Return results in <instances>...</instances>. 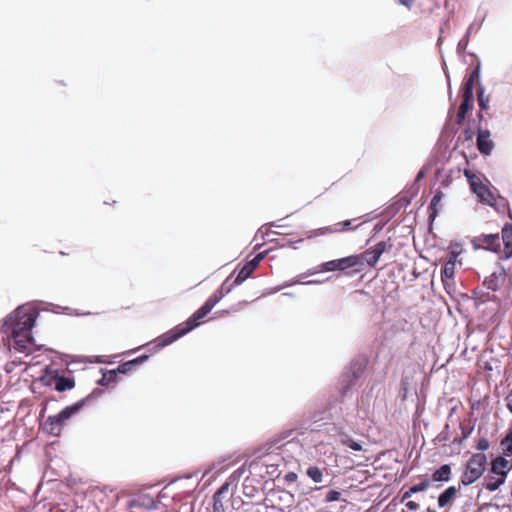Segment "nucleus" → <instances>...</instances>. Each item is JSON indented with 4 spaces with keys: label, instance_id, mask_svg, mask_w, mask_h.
Returning <instances> with one entry per match:
<instances>
[{
    "label": "nucleus",
    "instance_id": "nucleus-28",
    "mask_svg": "<svg viewBox=\"0 0 512 512\" xmlns=\"http://www.w3.org/2000/svg\"><path fill=\"white\" fill-rule=\"evenodd\" d=\"M102 377L97 381L100 386H108L111 383L116 382L117 374L115 370H104L101 369Z\"/></svg>",
    "mask_w": 512,
    "mask_h": 512
},
{
    "label": "nucleus",
    "instance_id": "nucleus-18",
    "mask_svg": "<svg viewBox=\"0 0 512 512\" xmlns=\"http://www.w3.org/2000/svg\"><path fill=\"white\" fill-rule=\"evenodd\" d=\"M432 481L434 482H448L451 479V466L450 464H443L432 473Z\"/></svg>",
    "mask_w": 512,
    "mask_h": 512
},
{
    "label": "nucleus",
    "instance_id": "nucleus-40",
    "mask_svg": "<svg viewBox=\"0 0 512 512\" xmlns=\"http://www.w3.org/2000/svg\"><path fill=\"white\" fill-rule=\"evenodd\" d=\"M341 493L337 490H329L325 495V501L330 503L334 501H338L340 499Z\"/></svg>",
    "mask_w": 512,
    "mask_h": 512
},
{
    "label": "nucleus",
    "instance_id": "nucleus-24",
    "mask_svg": "<svg viewBox=\"0 0 512 512\" xmlns=\"http://www.w3.org/2000/svg\"><path fill=\"white\" fill-rule=\"evenodd\" d=\"M455 273V264L452 262H446L441 270V280L443 282L444 288L447 289L448 282L447 280H453Z\"/></svg>",
    "mask_w": 512,
    "mask_h": 512
},
{
    "label": "nucleus",
    "instance_id": "nucleus-35",
    "mask_svg": "<svg viewBox=\"0 0 512 512\" xmlns=\"http://www.w3.org/2000/svg\"><path fill=\"white\" fill-rule=\"evenodd\" d=\"M357 219H353V220H345V221H342V222H339L337 224H335L333 226V229H335V233L336 232H344V231H349V230H355L357 228V226H353V222L356 221Z\"/></svg>",
    "mask_w": 512,
    "mask_h": 512
},
{
    "label": "nucleus",
    "instance_id": "nucleus-32",
    "mask_svg": "<svg viewBox=\"0 0 512 512\" xmlns=\"http://www.w3.org/2000/svg\"><path fill=\"white\" fill-rule=\"evenodd\" d=\"M340 437L341 443L353 451H361L363 449L362 444L350 438L349 435L342 434Z\"/></svg>",
    "mask_w": 512,
    "mask_h": 512
},
{
    "label": "nucleus",
    "instance_id": "nucleus-25",
    "mask_svg": "<svg viewBox=\"0 0 512 512\" xmlns=\"http://www.w3.org/2000/svg\"><path fill=\"white\" fill-rule=\"evenodd\" d=\"M476 81H477V84L481 83L480 82V63L477 64V66L473 69L470 76L464 81L462 89H466L467 87L470 86V90H471V92H473Z\"/></svg>",
    "mask_w": 512,
    "mask_h": 512
},
{
    "label": "nucleus",
    "instance_id": "nucleus-13",
    "mask_svg": "<svg viewBox=\"0 0 512 512\" xmlns=\"http://www.w3.org/2000/svg\"><path fill=\"white\" fill-rule=\"evenodd\" d=\"M84 406L85 400H79L72 405L66 406L59 413H57L56 416L59 418L61 423L64 424L67 420L80 412Z\"/></svg>",
    "mask_w": 512,
    "mask_h": 512
},
{
    "label": "nucleus",
    "instance_id": "nucleus-7",
    "mask_svg": "<svg viewBox=\"0 0 512 512\" xmlns=\"http://www.w3.org/2000/svg\"><path fill=\"white\" fill-rule=\"evenodd\" d=\"M476 146L478 151L484 156H489L492 153L494 149V143L490 139V131L488 129H482L480 126H478Z\"/></svg>",
    "mask_w": 512,
    "mask_h": 512
},
{
    "label": "nucleus",
    "instance_id": "nucleus-36",
    "mask_svg": "<svg viewBox=\"0 0 512 512\" xmlns=\"http://www.w3.org/2000/svg\"><path fill=\"white\" fill-rule=\"evenodd\" d=\"M501 446L504 447L505 456H512V430L501 440Z\"/></svg>",
    "mask_w": 512,
    "mask_h": 512
},
{
    "label": "nucleus",
    "instance_id": "nucleus-4",
    "mask_svg": "<svg viewBox=\"0 0 512 512\" xmlns=\"http://www.w3.org/2000/svg\"><path fill=\"white\" fill-rule=\"evenodd\" d=\"M365 368L366 362L363 359H356L344 369L340 377L339 390L341 397L346 396L348 391L358 382L362 377Z\"/></svg>",
    "mask_w": 512,
    "mask_h": 512
},
{
    "label": "nucleus",
    "instance_id": "nucleus-44",
    "mask_svg": "<svg viewBox=\"0 0 512 512\" xmlns=\"http://www.w3.org/2000/svg\"><path fill=\"white\" fill-rule=\"evenodd\" d=\"M449 439V425L446 424L444 429L437 435V440L439 442H445Z\"/></svg>",
    "mask_w": 512,
    "mask_h": 512
},
{
    "label": "nucleus",
    "instance_id": "nucleus-6",
    "mask_svg": "<svg viewBox=\"0 0 512 512\" xmlns=\"http://www.w3.org/2000/svg\"><path fill=\"white\" fill-rule=\"evenodd\" d=\"M472 243L475 249H485L494 253H499L501 249L499 234H482L475 237Z\"/></svg>",
    "mask_w": 512,
    "mask_h": 512
},
{
    "label": "nucleus",
    "instance_id": "nucleus-37",
    "mask_svg": "<svg viewBox=\"0 0 512 512\" xmlns=\"http://www.w3.org/2000/svg\"><path fill=\"white\" fill-rule=\"evenodd\" d=\"M483 20L484 19H481V20H474L467 28L464 36L465 37H468L470 39L471 35L474 34V33H477L480 28L482 27V24H483Z\"/></svg>",
    "mask_w": 512,
    "mask_h": 512
},
{
    "label": "nucleus",
    "instance_id": "nucleus-50",
    "mask_svg": "<svg viewBox=\"0 0 512 512\" xmlns=\"http://www.w3.org/2000/svg\"><path fill=\"white\" fill-rule=\"evenodd\" d=\"M414 1H415V0H398V2H399L401 5L405 6V7H406V8H408V9H410V8L413 6Z\"/></svg>",
    "mask_w": 512,
    "mask_h": 512
},
{
    "label": "nucleus",
    "instance_id": "nucleus-17",
    "mask_svg": "<svg viewBox=\"0 0 512 512\" xmlns=\"http://www.w3.org/2000/svg\"><path fill=\"white\" fill-rule=\"evenodd\" d=\"M461 98L462 101L458 111L467 114V112L472 109L474 101V92H471L470 86L466 89H461Z\"/></svg>",
    "mask_w": 512,
    "mask_h": 512
},
{
    "label": "nucleus",
    "instance_id": "nucleus-46",
    "mask_svg": "<svg viewBox=\"0 0 512 512\" xmlns=\"http://www.w3.org/2000/svg\"><path fill=\"white\" fill-rule=\"evenodd\" d=\"M148 358H149L148 355L143 354V355H140V356H138V357H136V358H134L132 360H129V361L131 362V365L133 367H135V366L143 364L145 361L148 360Z\"/></svg>",
    "mask_w": 512,
    "mask_h": 512
},
{
    "label": "nucleus",
    "instance_id": "nucleus-20",
    "mask_svg": "<svg viewBox=\"0 0 512 512\" xmlns=\"http://www.w3.org/2000/svg\"><path fill=\"white\" fill-rule=\"evenodd\" d=\"M456 493L457 488L455 486L447 487L438 496V506L440 508L446 507L451 502V500L456 496Z\"/></svg>",
    "mask_w": 512,
    "mask_h": 512
},
{
    "label": "nucleus",
    "instance_id": "nucleus-5",
    "mask_svg": "<svg viewBox=\"0 0 512 512\" xmlns=\"http://www.w3.org/2000/svg\"><path fill=\"white\" fill-rule=\"evenodd\" d=\"M360 265V257L358 255H350L347 257L330 260L320 265L322 271H344L348 268Z\"/></svg>",
    "mask_w": 512,
    "mask_h": 512
},
{
    "label": "nucleus",
    "instance_id": "nucleus-3",
    "mask_svg": "<svg viewBox=\"0 0 512 512\" xmlns=\"http://www.w3.org/2000/svg\"><path fill=\"white\" fill-rule=\"evenodd\" d=\"M487 456L484 453H475L467 461L465 470L460 477L463 486L476 482L485 472Z\"/></svg>",
    "mask_w": 512,
    "mask_h": 512
},
{
    "label": "nucleus",
    "instance_id": "nucleus-58",
    "mask_svg": "<svg viewBox=\"0 0 512 512\" xmlns=\"http://www.w3.org/2000/svg\"><path fill=\"white\" fill-rule=\"evenodd\" d=\"M269 225L274 227H281V225L277 224L276 222H272Z\"/></svg>",
    "mask_w": 512,
    "mask_h": 512
},
{
    "label": "nucleus",
    "instance_id": "nucleus-42",
    "mask_svg": "<svg viewBox=\"0 0 512 512\" xmlns=\"http://www.w3.org/2000/svg\"><path fill=\"white\" fill-rule=\"evenodd\" d=\"M103 391L99 388H95L90 394H88L82 400H85V405L90 403L93 399H96L102 395Z\"/></svg>",
    "mask_w": 512,
    "mask_h": 512
},
{
    "label": "nucleus",
    "instance_id": "nucleus-61",
    "mask_svg": "<svg viewBox=\"0 0 512 512\" xmlns=\"http://www.w3.org/2000/svg\"><path fill=\"white\" fill-rule=\"evenodd\" d=\"M478 116H479V122H481V121H482V119H483V115H482V114H479Z\"/></svg>",
    "mask_w": 512,
    "mask_h": 512
},
{
    "label": "nucleus",
    "instance_id": "nucleus-8",
    "mask_svg": "<svg viewBox=\"0 0 512 512\" xmlns=\"http://www.w3.org/2000/svg\"><path fill=\"white\" fill-rule=\"evenodd\" d=\"M54 382V389L57 392H65L67 390H71L75 387V380L73 377H68L65 375H61L58 370H53L51 372V378L46 383V385H51V382Z\"/></svg>",
    "mask_w": 512,
    "mask_h": 512
},
{
    "label": "nucleus",
    "instance_id": "nucleus-26",
    "mask_svg": "<svg viewBox=\"0 0 512 512\" xmlns=\"http://www.w3.org/2000/svg\"><path fill=\"white\" fill-rule=\"evenodd\" d=\"M442 196H443V194H442L441 190H437L435 192V194L433 195V197L430 201V204H429V209L431 210L429 217H428L429 221L435 220L437 213H438L437 205L441 201Z\"/></svg>",
    "mask_w": 512,
    "mask_h": 512
},
{
    "label": "nucleus",
    "instance_id": "nucleus-51",
    "mask_svg": "<svg viewBox=\"0 0 512 512\" xmlns=\"http://www.w3.org/2000/svg\"><path fill=\"white\" fill-rule=\"evenodd\" d=\"M297 479V475L294 472H289L285 475V480L288 482H294Z\"/></svg>",
    "mask_w": 512,
    "mask_h": 512
},
{
    "label": "nucleus",
    "instance_id": "nucleus-34",
    "mask_svg": "<svg viewBox=\"0 0 512 512\" xmlns=\"http://www.w3.org/2000/svg\"><path fill=\"white\" fill-rule=\"evenodd\" d=\"M306 474L309 478H311L315 483H321L323 479L322 470L317 466H309L307 468Z\"/></svg>",
    "mask_w": 512,
    "mask_h": 512
},
{
    "label": "nucleus",
    "instance_id": "nucleus-59",
    "mask_svg": "<svg viewBox=\"0 0 512 512\" xmlns=\"http://www.w3.org/2000/svg\"><path fill=\"white\" fill-rule=\"evenodd\" d=\"M448 87H449V95H450V97H451V96H452V89H451L450 82L448 83Z\"/></svg>",
    "mask_w": 512,
    "mask_h": 512
},
{
    "label": "nucleus",
    "instance_id": "nucleus-31",
    "mask_svg": "<svg viewBox=\"0 0 512 512\" xmlns=\"http://www.w3.org/2000/svg\"><path fill=\"white\" fill-rule=\"evenodd\" d=\"M331 233H335V229H333V226L322 227V228H317V229L308 231L306 238L313 239V238L324 236V235L331 234Z\"/></svg>",
    "mask_w": 512,
    "mask_h": 512
},
{
    "label": "nucleus",
    "instance_id": "nucleus-62",
    "mask_svg": "<svg viewBox=\"0 0 512 512\" xmlns=\"http://www.w3.org/2000/svg\"><path fill=\"white\" fill-rule=\"evenodd\" d=\"M427 512H436L434 509L427 508Z\"/></svg>",
    "mask_w": 512,
    "mask_h": 512
},
{
    "label": "nucleus",
    "instance_id": "nucleus-56",
    "mask_svg": "<svg viewBox=\"0 0 512 512\" xmlns=\"http://www.w3.org/2000/svg\"><path fill=\"white\" fill-rule=\"evenodd\" d=\"M215 468V464L210 465L203 473V476H206L209 472H211Z\"/></svg>",
    "mask_w": 512,
    "mask_h": 512
},
{
    "label": "nucleus",
    "instance_id": "nucleus-16",
    "mask_svg": "<svg viewBox=\"0 0 512 512\" xmlns=\"http://www.w3.org/2000/svg\"><path fill=\"white\" fill-rule=\"evenodd\" d=\"M62 423L56 415L49 416L43 425L45 433L52 436H59L61 433Z\"/></svg>",
    "mask_w": 512,
    "mask_h": 512
},
{
    "label": "nucleus",
    "instance_id": "nucleus-38",
    "mask_svg": "<svg viewBox=\"0 0 512 512\" xmlns=\"http://www.w3.org/2000/svg\"><path fill=\"white\" fill-rule=\"evenodd\" d=\"M460 429H461V432H462V438L454 439L453 440V442H457L459 445H461L464 440L469 438V436L471 435V433H472L474 428L473 427H467V426H464V425H460Z\"/></svg>",
    "mask_w": 512,
    "mask_h": 512
},
{
    "label": "nucleus",
    "instance_id": "nucleus-23",
    "mask_svg": "<svg viewBox=\"0 0 512 512\" xmlns=\"http://www.w3.org/2000/svg\"><path fill=\"white\" fill-rule=\"evenodd\" d=\"M477 102L480 110L486 111L489 109L490 96L485 94V87L482 83L477 85Z\"/></svg>",
    "mask_w": 512,
    "mask_h": 512
},
{
    "label": "nucleus",
    "instance_id": "nucleus-15",
    "mask_svg": "<svg viewBox=\"0 0 512 512\" xmlns=\"http://www.w3.org/2000/svg\"><path fill=\"white\" fill-rule=\"evenodd\" d=\"M239 267L240 265H238L234 270V273L237 272V276L234 279V282L238 286L245 282L257 268L255 265H252L250 261L246 262L241 268Z\"/></svg>",
    "mask_w": 512,
    "mask_h": 512
},
{
    "label": "nucleus",
    "instance_id": "nucleus-57",
    "mask_svg": "<svg viewBox=\"0 0 512 512\" xmlns=\"http://www.w3.org/2000/svg\"><path fill=\"white\" fill-rule=\"evenodd\" d=\"M227 487H228V485H224V486H222V487H221V489H220V490H219V491H218L214 496H216L217 498H219V495H220L221 493H223V492L227 489Z\"/></svg>",
    "mask_w": 512,
    "mask_h": 512
},
{
    "label": "nucleus",
    "instance_id": "nucleus-1",
    "mask_svg": "<svg viewBox=\"0 0 512 512\" xmlns=\"http://www.w3.org/2000/svg\"><path fill=\"white\" fill-rule=\"evenodd\" d=\"M38 315L39 312L34 306L20 305L5 317L1 331L13 339L18 352L31 353L34 342L32 329Z\"/></svg>",
    "mask_w": 512,
    "mask_h": 512
},
{
    "label": "nucleus",
    "instance_id": "nucleus-33",
    "mask_svg": "<svg viewBox=\"0 0 512 512\" xmlns=\"http://www.w3.org/2000/svg\"><path fill=\"white\" fill-rule=\"evenodd\" d=\"M393 247L392 239L389 237L386 240L378 242L373 248L376 253L381 257L385 252L391 250Z\"/></svg>",
    "mask_w": 512,
    "mask_h": 512
},
{
    "label": "nucleus",
    "instance_id": "nucleus-47",
    "mask_svg": "<svg viewBox=\"0 0 512 512\" xmlns=\"http://www.w3.org/2000/svg\"><path fill=\"white\" fill-rule=\"evenodd\" d=\"M503 79L505 82L512 84V63L503 72Z\"/></svg>",
    "mask_w": 512,
    "mask_h": 512
},
{
    "label": "nucleus",
    "instance_id": "nucleus-43",
    "mask_svg": "<svg viewBox=\"0 0 512 512\" xmlns=\"http://www.w3.org/2000/svg\"><path fill=\"white\" fill-rule=\"evenodd\" d=\"M489 446H490V444H489L488 439H486L484 437L479 438L477 441V444H476V448L479 451H486V450H488Z\"/></svg>",
    "mask_w": 512,
    "mask_h": 512
},
{
    "label": "nucleus",
    "instance_id": "nucleus-9",
    "mask_svg": "<svg viewBox=\"0 0 512 512\" xmlns=\"http://www.w3.org/2000/svg\"><path fill=\"white\" fill-rule=\"evenodd\" d=\"M233 274L228 276L224 282L221 284V286L207 299V301L215 307L221 299L230 293L235 287L238 285L235 284L234 280H232Z\"/></svg>",
    "mask_w": 512,
    "mask_h": 512
},
{
    "label": "nucleus",
    "instance_id": "nucleus-10",
    "mask_svg": "<svg viewBox=\"0 0 512 512\" xmlns=\"http://www.w3.org/2000/svg\"><path fill=\"white\" fill-rule=\"evenodd\" d=\"M504 248L499 256L500 260H508L512 257V224L506 223L501 231Z\"/></svg>",
    "mask_w": 512,
    "mask_h": 512
},
{
    "label": "nucleus",
    "instance_id": "nucleus-49",
    "mask_svg": "<svg viewBox=\"0 0 512 512\" xmlns=\"http://www.w3.org/2000/svg\"><path fill=\"white\" fill-rule=\"evenodd\" d=\"M406 507L410 511H415L418 509L419 505L415 501H408L406 502Z\"/></svg>",
    "mask_w": 512,
    "mask_h": 512
},
{
    "label": "nucleus",
    "instance_id": "nucleus-11",
    "mask_svg": "<svg viewBox=\"0 0 512 512\" xmlns=\"http://www.w3.org/2000/svg\"><path fill=\"white\" fill-rule=\"evenodd\" d=\"M506 276V272L504 267H500V272H493L488 277H486L482 283V285L491 290L493 292L500 289L504 279Z\"/></svg>",
    "mask_w": 512,
    "mask_h": 512
},
{
    "label": "nucleus",
    "instance_id": "nucleus-52",
    "mask_svg": "<svg viewBox=\"0 0 512 512\" xmlns=\"http://www.w3.org/2000/svg\"><path fill=\"white\" fill-rule=\"evenodd\" d=\"M465 118H466V114L461 113V112L458 111L457 119H456L457 124L461 125L464 122Z\"/></svg>",
    "mask_w": 512,
    "mask_h": 512
},
{
    "label": "nucleus",
    "instance_id": "nucleus-45",
    "mask_svg": "<svg viewBox=\"0 0 512 512\" xmlns=\"http://www.w3.org/2000/svg\"><path fill=\"white\" fill-rule=\"evenodd\" d=\"M267 254L268 250L262 251L258 253L252 260H250V262L252 263V265L258 267L259 263L266 257Z\"/></svg>",
    "mask_w": 512,
    "mask_h": 512
},
{
    "label": "nucleus",
    "instance_id": "nucleus-19",
    "mask_svg": "<svg viewBox=\"0 0 512 512\" xmlns=\"http://www.w3.org/2000/svg\"><path fill=\"white\" fill-rule=\"evenodd\" d=\"M511 466H509V461L504 456H497L494 460L491 461V474H500L502 470H509Z\"/></svg>",
    "mask_w": 512,
    "mask_h": 512
},
{
    "label": "nucleus",
    "instance_id": "nucleus-22",
    "mask_svg": "<svg viewBox=\"0 0 512 512\" xmlns=\"http://www.w3.org/2000/svg\"><path fill=\"white\" fill-rule=\"evenodd\" d=\"M360 257V264L366 262L368 266L375 267L380 259L379 254L376 253L374 248L367 249Z\"/></svg>",
    "mask_w": 512,
    "mask_h": 512
},
{
    "label": "nucleus",
    "instance_id": "nucleus-55",
    "mask_svg": "<svg viewBox=\"0 0 512 512\" xmlns=\"http://www.w3.org/2000/svg\"><path fill=\"white\" fill-rule=\"evenodd\" d=\"M425 176V171L422 169L417 173L416 181H420Z\"/></svg>",
    "mask_w": 512,
    "mask_h": 512
},
{
    "label": "nucleus",
    "instance_id": "nucleus-27",
    "mask_svg": "<svg viewBox=\"0 0 512 512\" xmlns=\"http://www.w3.org/2000/svg\"><path fill=\"white\" fill-rule=\"evenodd\" d=\"M136 503L146 510L152 511L158 508V502L150 495H143L138 498Z\"/></svg>",
    "mask_w": 512,
    "mask_h": 512
},
{
    "label": "nucleus",
    "instance_id": "nucleus-30",
    "mask_svg": "<svg viewBox=\"0 0 512 512\" xmlns=\"http://www.w3.org/2000/svg\"><path fill=\"white\" fill-rule=\"evenodd\" d=\"M461 252L462 245L460 243H451L449 246L448 260L446 262H452V264H456V261Z\"/></svg>",
    "mask_w": 512,
    "mask_h": 512
},
{
    "label": "nucleus",
    "instance_id": "nucleus-53",
    "mask_svg": "<svg viewBox=\"0 0 512 512\" xmlns=\"http://www.w3.org/2000/svg\"><path fill=\"white\" fill-rule=\"evenodd\" d=\"M506 400H507V408L512 413V390L507 395Z\"/></svg>",
    "mask_w": 512,
    "mask_h": 512
},
{
    "label": "nucleus",
    "instance_id": "nucleus-41",
    "mask_svg": "<svg viewBox=\"0 0 512 512\" xmlns=\"http://www.w3.org/2000/svg\"><path fill=\"white\" fill-rule=\"evenodd\" d=\"M469 41H470V39L465 36H463L459 40V42L457 44V48H456L458 54H462L466 50V48L468 47Z\"/></svg>",
    "mask_w": 512,
    "mask_h": 512
},
{
    "label": "nucleus",
    "instance_id": "nucleus-48",
    "mask_svg": "<svg viewBox=\"0 0 512 512\" xmlns=\"http://www.w3.org/2000/svg\"><path fill=\"white\" fill-rule=\"evenodd\" d=\"M214 503H213V512H225L223 503L219 498L216 496L213 497Z\"/></svg>",
    "mask_w": 512,
    "mask_h": 512
},
{
    "label": "nucleus",
    "instance_id": "nucleus-39",
    "mask_svg": "<svg viewBox=\"0 0 512 512\" xmlns=\"http://www.w3.org/2000/svg\"><path fill=\"white\" fill-rule=\"evenodd\" d=\"M134 367L131 365L130 361H126L124 363H121L116 369V374H127L129 373Z\"/></svg>",
    "mask_w": 512,
    "mask_h": 512
},
{
    "label": "nucleus",
    "instance_id": "nucleus-2",
    "mask_svg": "<svg viewBox=\"0 0 512 512\" xmlns=\"http://www.w3.org/2000/svg\"><path fill=\"white\" fill-rule=\"evenodd\" d=\"M214 307L206 300V302L196 310L185 322L177 325L174 329L164 333L158 338V347H166L179 338L183 337L193 329L200 325V321L213 309Z\"/></svg>",
    "mask_w": 512,
    "mask_h": 512
},
{
    "label": "nucleus",
    "instance_id": "nucleus-12",
    "mask_svg": "<svg viewBox=\"0 0 512 512\" xmlns=\"http://www.w3.org/2000/svg\"><path fill=\"white\" fill-rule=\"evenodd\" d=\"M470 185L473 192L479 197L481 202L491 206L494 205V195L485 185L482 183L477 184L475 181H471Z\"/></svg>",
    "mask_w": 512,
    "mask_h": 512
},
{
    "label": "nucleus",
    "instance_id": "nucleus-14",
    "mask_svg": "<svg viewBox=\"0 0 512 512\" xmlns=\"http://www.w3.org/2000/svg\"><path fill=\"white\" fill-rule=\"evenodd\" d=\"M498 478H494L492 475L488 474L485 476V487L488 491L494 492L496 491L501 485H503L506 481L508 471L502 470L500 474H497Z\"/></svg>",
    "mask_w": 512,
    "mask_h": 512
},
{
    "label": "nucleus",
    "instance_id": "nucleus-29",
    "mask_svg": "<svg viewBox=\"0 0 512 512\" xmlns=\"http://www.w3.org/2000/svg\"><path fill=\"white\" fill-rule=\"evenodd\" d=\"M317 271L315 270H309L308 272L306 273H303V274H300L298 276V279L296 280H292L290 282H286L284 283L281 288H286V287H289V286H292V285H295V284H304V285H310V284H318L320 283L319 280H309V281H306V282H301L300 280L301 279H304L305 277L307 276H310V275H314Z\"/></svg>",
    "mask_w": 512,
    "mask_h": 512
},
{
    "label": "nucleus",
    "instance_id": "nucleus-60",
    "mask_svg": "<svg viewBox=\"0 0 512 512\" xmlns=\"http://www.w3.org/2000/svg\"><path fill=\"white\" fill-rule=\"evenodd\" d=\"M473 294H474V295H476V296H477V295H479L478 290H477V289H475V290L473 291Z\"/></svg>",
    "mask_w": 512,
    "mask_h": 512
},
{
    "label": "nucleus",
    "instance_id": "nucleus-54",
    "mask_svg": "<svg viewBox=\"0 0 512 512\" xmlns=\"http://www.w3.org/2000/svg\"><path fill=\"white\" fill-rule=\"evenodd\" d=\"M340 412H342V408H340V411H338V410H337V409H335L334 407H331V408L329 409V415H330L331 417H338V416H339V414H340Z\"/></svg>",
    "mask_w": 512,
    "mask_h": 512
},
{
    "label": "nucleus",
    "instance_id": "nucleus-21",
    "mask_svg": "<svg viewBox=\"0 0 512 512\" xmlns=\"http://www.w3.org/2000/svg\"><path fill=\"white\" fill-rule=\"evenodd\" d=\"M430 486V481L428 479H424L421 482L411 486L407 491H405L402 495L401 501H405L409 499L413 494L423 492L427 490Z\"/></svg>",
    "mask_w": 512,
    "mask_h": 512
}]
</instances>
